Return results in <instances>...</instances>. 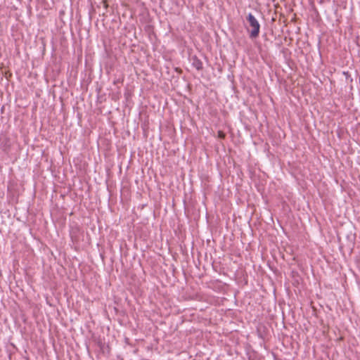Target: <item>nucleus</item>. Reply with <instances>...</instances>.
I'll use <instances>...</instances> for the list:
<instances>
[{
  "mask_svg": "<svg viewBox=\"0 0 360 360\" xmlns=\"http://www.w3.org/2000/svg\"><path fill=\"white\" fill-rule=\"evenodd\" d=\"M247 20L249 23L251 30H250V37L252 39L257 38L259 34L260 25L255 17L249 13L247 16Z\"/></svg>",
  "mask_w": 360,
  "mask_h": 360,
  "instance_id": "f257e3e1",
  "label": "nucleus"
},
{
  "mask_svg": "<svg viewBox=\"0 0 360 360\" xmlns=\"http://www.w3.org/2000/svg\"><path fill=\"white\" fill-rule=\"evenodd\" d=\"M218 136L221 139H224L225 137V134L221 131H218Z\"/></svg>",
  "mask_w": 360,
  "mask_h": 360,
  "instance_id": "f03ea898",
  "label": "nucleus"
},
{
  "mask_svg": "<svg viewBox=\"0 0 360 360\" xmlns=\"http://www.w3.org/2000/svg\"><path fill=\"white\" fill-rule=\"evenodd\" d=\"M201 68H202L201 63H200V64H197V69H198V70H200V69H201Z\"/></svg>",
  "mask_w": 360,
  "mask_h": 360,
  "instance_id": "7ed1b4c3",
  "label": "nucleus"
}]
</instances>
